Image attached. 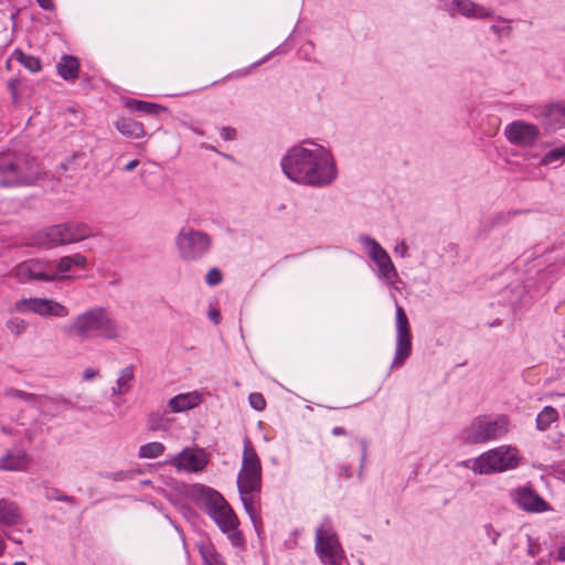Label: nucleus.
Wrapping results in <instances>:
<instances>
[{
	"instance_id": "f257e3e1",
	"label": "nucleus",
	"mask_w": 565,
	"mask_h": 565,
	"mask_svg": "<svg viewBox=\"0 0 565 565\" xmlns=\"http://www.w3.org/2000/svg\"><path fill=\"white\" fill-rule=\"evenodd\" d=\"M305 146L291 148L281 160L284 173L290 180L323 186L331 183L337 175L331 153L320 145L308 141Z\"/></svg>"
},
{
	"instance_id": "f03ea898",
	"label": "nucleus",
	"mask_w": 565,
	"mask_h": 565,
	"mask_svg": "<svg viewBox=\"0 0 565 565\" xmlns=\"http://www.w3.org/2000/svg\"><path fill=\"white\" fill-rule=\"evenodd\" d=\"M62 333L74 342L84 343L97 339L116 340L121 330L108 309L96 306L75 316L62 328Z\"/></svg>"
},
{
	"instance_id": "7ed1b4c3",
	"label": "nucleus",
	"mask_w": 565,
	"mask_h": 565,
	"mask_svg": "<svg viewBox=\"0 0 565 565\" xmlns=\"http://www.w3.org/2000/svg\"><path fill=\"white\" fill-rule=\"evenodd\" d=\"M237 487L245 511L256 523L255 498L262 488V465L259 457L248 438L244 441L243 462L237 476Z\"/></svg>"
},
{
	"instance_id": "20e7f679",
	"label": "nucleus",
	"mask_w": 565,
	"mask_h": 565,
	"mask_svg": "<svg viewBox=\"0 0 565 565\" xmlns=\"http://www.w3.org/2000/svg\"><path fill=\"white\" fill-rule=\"evenodd\" d=\"M205 512L216 522L234 545L243 541L238 519L226 500L211 488H202L200 495Z\"/></svg>"
},
{
	"instance_id": "39448f33",
	"label": "nucleus",
	"mask_w": 565,
	"mask_h": 565,
	"mask_svg": "<svg viewBox=\"0 0 565 565\" xmlns=\"http://www.w3.org/2000/svg\"><path fill=\"white\" fill-rule=\"evenodd\" d=\"M41 174L38 161L24 154L0 156V185L32 184Z\"/></svg>"
},
{
	"instance_id": "423d86ee",
	"label": "nucleus",
	"mask_w": 565,
	"mask_h": 565,
	"mask_svg": "<svg viewBox=\"0 0 565 565\" xmlns=\"http://www.w3.org/2000/svg\"><path fill=\"white\" fill-rule=\"evenodd\" d=\"M174 243L180 259L199 262L210 253L213 238L204 231L185 225L178 232Z\"/></svg>"
},
{
	"instance_id": "0eeeda50",
	"label": "nucleus",
	"mask_w": 565,
	"mask_h": 565,
	"mask_svg": "<svg viewBox=\"0 0 565 565\" xmlns=\"http://www.w3.org/2000/svg\"><path fill=\"white\" fill-rule=\"evenodd\" d=\"M518 465V450L510 446H501L483 452L467 467L476 473L490 475L514 469Z\"/></svg>"
},
{
	"instance_id": "6e6552de",
	"label": "nucleus",
	"mask_w": 565,
	"mask_h": 565,
	"mask_svg": "<svg viewBox=\"0 0 565 565\" xmlns=\"http://www.w3.org/2000/svg\"><path fill=\"white\" fill-rule=\"evenodd\" d=\"M92 235L84 223H65L45 228L35 236V244L45 248L83 241Z\"/></svg>"
},
{
	"instance_id": "1a4fd4ad",
	"label": "nucleus",
	"mask_w": 565,
	"mask_h": 565,
	"mask_svg": "<svg viewBox=\"0 0 565 565\" xmlns=\"http://www.w3.org/2000/svg\"><path fill=\"white\" fill-rule=\"evenodd\" d=\"M509 419L500 415L494 418L477 417L465 429L462 438L469 444H483L490 440L499 439L509 431Z\"/></svg>"
},
{
	"instance_id": "9d476101",
	"label": "nucleus",
	"mask_w": 565,
	"mask_h": 565,
	"mask_svg": "<svg viewBox=\"0 0 565 565\" xmlns=\"http://www.w3.org/2000/svg\"><path fill=\"white\" fill-rule=\"evenodd\" d=\"M315 550L323 565H341L344 557L338 535L329 521L316 530Z\"/></svg>"
},
{
	"instance_id": "9b49d317",
	"label": "nucleus",
	"mask_w": 565,
	"mask_h": 565,
	"mask_svg": "<svg viewBox=\"0 0 565 565\" xmlns=\"http://www.w3.org/2000/svg\"><path fill=\"white\" fill-rule=\"evenodd\" d=\"M396 350L392 367L401 366L412 353L409 321L403 307H396Z\"/></svg>"
},
{
	"instance_id": "f8f14e48",
	"label": "nucleus",
	"mask_w": 565,
	"mask_h": 565,
	"mask_svg": "<svg viewBox=\"0 0 565 565\" xmlns=\"http://www.w3.org/2000/svg\"><path fill=\"white\" fill-rule=\"evenodd\" d=\"M15 309L21 312L31 311L40 316L58 318H64L70 312L62 303L45 298L21 299L15 303Z\"/></svg>"
},
{
	"instance_id": "ddd939ff",
	"label": "nucleus",
	"mask_w": 565,
	"mask_h": 565,
	"mask_svg": "<svg viewBox=\"0 0 565 565\" xmlns=\"http://www.w3.org/2000/svg\"><path fill=\"white\" fill-rule=\"evenodd\" d=\"M512 498L524 511L540 513L548 511L550 504L530 487H519L512 491Z\"/></svg>"
},
{
	"instance_id": "4468645a",
	"label": "nucleus",
	"mask_w": 565,
	"mask_h": 565,
	"mask_svg": "<svg viewBox=\"0 0 565 565\" xmlns=\"http://www.w3.org/2000/svg\"><path fill=\"white\" fill-rule=\"evenodd\" d=\"M504 134L511 143L531 146L539 136V128L524 121H513L507 126Z\"/></svg>"
},
{
	"instance_id": "2eb2a0df",
	"label": "nucleus",
	"mask_w": 565,
	"mask_h": 565,
	"mask_svg": "<svg viewBox=\"0 0 565 565\" xmlns=\"http://www.w3.org/2000/svg\"><path fill=\"white\" fill-rule=\"evenodd\" d=\"M364 243L371 247L370 256L379 266L381 275L387 280H393L397 277V271L392 263L391 257L384 248L373 238H364Z\"/></svg>"
},
{
	"instance_id": "dca6fc26",
	"label": "nucleus",
	"mask_w": 565,
	"mask_h": 565,
	"mask_svg": "<svg viewBox=\"0 0 565 565\" xmlns=\"http://www.w3.org/2000/svg\"><path fill=\"white\" fill-rule=\"evenodd\" d=\"M9 276L15 278L19 282H25L26 280H53L54 276L49 275L43 270L40 263L28 260L17 265L9 273Z\"/></svg>"
},
{
	"instance_id": "f3484780",
	"label": "nucleus",
	"mask_w": 565,
	"mask_h": 565,
	"mask_svg": "<svg viewBox=\"0 0 565 565\" xmlns=\"http://www.w3.org/2000/svg\"><path fill=\"white\" fill-rule=\"evenodd\" d=\"M170 465L178 470L202 471L207 465L205 455L185 448L170 460Z\"/></svg>"
},
{
	"instance_id": "a211bd4d",
	"label": "nucleus",
	"mask_w": 565,
	"mask_h": 565,
	"mask_svg": "<svg viewBox=\"0 0 565 565\" xmlns=\"http://www.w3.org/2000/svg\"><path fill=\"white\" fill-rule=\"evenodd\" d=\"M32 462V457L24 449L8 450L0 458V469L6 471H24Z\"/></svg>"
},
{
	"instance_id": "6ab92c4d",
	"label": "nucleus",
	"mask_w": 565,
	"mask_h": 565,
	"mask_svg": "<svg viewBox=\"0 0 565 565\" xmlns=\"http://www.w3.org/2000/svg\"><path fill=\"white\" fill-rule=\"evenodd\" d=\"M23 522L19 505L8 499L0 500V524L3 526H14Z\"/></svg>"
},
{
	"instance_id": "aec40b11",
	"label": "nucleus",
	"mask_w": 565,
	"mask_h": 565,
	"mask_svg": "<svg viewBox=\"0 0 565 565\" xmlns=\"http://www.w3.org/2000/svg\"><path fill=\"white\" fill-rule=\"evenodd\" d=\"M459 12L468 18L484 19L492 15L489 8L479 6L471 0H454Z\"/></svg>"
},
{
	"instance_id": "412c9836",
	"label": "nucleus",
	"mask_w": 565,
	"mask_h": 565,
	"mask_svg": "<svg viewBox=\"0 0 565 565\" xmlns=\"http://www.w3.org/2000/svg\"><path fill=\"white\" fill-rule=\"evenodd\" d=\"M116 129L125 137L138 139L145 136V128L141 122L132 118H120L115 122Z\"/></svg>"
},
{
	"instance_id": "4be33fe9",
	"label": "nucleus",
	"mask_w": 565,
	"mask_h": 565,
	"mask_svg": "<svg viewBox=\"0 0 565 565\" xmlns=\"http://www.w3.org/2000/svg\"><path fill=\"white\" fill-rule=\"evenodd\" d=\"M79 63L72 55H63L57 64V72L65 81H74L78 76Z\"/></svg>"
},
{
	"instance_id": "5701e85b",
	"label": "nucleus",
	"mask_w": 565,
	"mask_h": 565,
	"mask_svg": "<svg viewBox=\"0 0 565 565\" xmlns=\"http://www.w3.org/2000/svg\"><path fill=\"white\" fill-rule=\"evenodd\" d=\"M200 398L195 394H179L169 401L172 412L180 413L199 405Z\"/></svg>"
},
{
	"instance_id": "b1692460",
	"label": "nucleus",
	"mask_w": 565,
	"mask_h": 565,
	"mask_svg": "<svg viewBox=\"0 0 565 565\" xmlns=\"http://www.w3.org/2000/svg\"><path fill=\"white\" fill-rule=\"evenodd\" d=\"M134 370H135V366L129 365V366L124 367L120 371L119 377L117 380V387L113 388L114 395H116V394L124 395V394H127L131 390L132 382L135 380Z\"/></svg>"
},
{
	"instance_id": "393cba45",
	"label": "nucleus",
	"mask_w": 565,
	"mask_h": 565,
	"mask_svg": "<svg viewBox=\"0 0 565 565\" xmlns=\"http://www.w3.org/2000/svg\"><path fill=\"white\" fill-rule=\"evenodd\" d=\"M126 106L135 111H140L145 114H153L159 115L161 111L166 110V107L143 100L130 99L126 103Z\"/></svg>"
},
{
	"instance_id": "a878e982",
	"label": "nucleus",
	"mask_w": 565,
	"mask_h": 565,
	"mask_svg": "<svg viewBox=\"0 0 565 565\" xmlns=\"http://www.w3.org/2000/svg\"><path fill=\"white\" fill-rule=\"evenodd\" d=\"M558 419L557 411L552 406H545L536 417V428L545 431L552 423Z\"/></svg>"
},
{
	"instance_id": "bb28decb",
	"label": "nucleus",
	"mask_w": 565,
	"mask_h": 565,
	"mask_svg": "<svg viewBox=\"0 0 565 565\" xmlns=\"http://www.w3.org/2000/svg\"><path fill=\"white\" fill-rule=\"evenodd\" d=\"M164 451L163 444L159 441L148 443L139 448V457L147 459H154L160 457Z\"/></svg>"
},
{
	"instance_id": "cd10ccee",
	"label": "nucleus",
	"mask_w": 565,
	"mask_h": 565,
	"mask_svg": "<svg viewBox=\"0 0 565 565\" xmlns=\"http://www.w3.org/2000/svg\"><path fill=\"white\" fill-rule=\"evenodd\" d=\"M203 565H225L223 557L214 550L213 546L201 548Z\"/></svg>"
},
{
	"instance_id": "c85d7f7f",
	"label": "nucleus",
	"mask_w": 565,
	"mask_h": 565,
	"mask_svg": "<svg viewBox=\"0 0 565 565\" xmlns=\"http://www.w3.org/2000/svg\"><path fill=\"white\" fill-rule=\"evenodd\" d=\"M15 53L18 55V61L29 71L35 73L41 70L40 58L33 55L24 54L22 51H17Z\"/></svg>"
},
{
	"instance_id": "c756f323",
	"label": "nucleus",
	"mask_w": 565,
	"mask_h": 565,
	"mask_svg": "<svg viewBox=\"0 0 565 565\" xmlns=\"http://www.w3.org/2000/svg\"><path fill=\"white\" fill-rule=\"evenodd\" d=\"M4 396L7 398H19L24 401L28 404L33 405L36 399V395L32 393H28L18 388L9 387L4 391Z\"/></svg>"
},
{
	"instance_id": "7c9ffc66",
	"label": "nucleus",
	"mask_w": 565,
	"mask_h": 565,
	"mask_svg": "<svg viewBox=\"0 0 565 565\" xmlns=\"http://www.w3.org/2000/svg\"><path fill=\"white\" fill-rule=\"evenodd\" d=\"M556 161H565V145L551 149L542 158L543 164H551Z\"/></svg>"
},
{
	"instance_id": "2f4dec72",
	"label": "nucleus",
	"mask_w": 565,
	"mask_h": 565,
	"mask_svg": "<svg viewBox=\"0 0 565 565\" xmlns=\"http://www.w3.org/2000/svg\"><path fill=\"white\" fill-rule=\"evenodd\" d=\"M7 328L10 330V332L20 334L25 330L26 324L22 319L13 318L7 322Z\"/></svg>"
},
{
	"instance_id": "473e14b6",
	"label": "nucleus",
	"mask_w": 565,
	"mask_h": 565,
	"mask_svg": "<svg viewBox=\"0 0 565 565\" xmlns=\"http://www.w3.org/2000/svg\"><path fill=\"white\" fill-rule=\"evenodd\" d=\"M248 401L249 405L256 411H263L266 407V401L260 393H252Z\"/></svg>"
},
{
	"instance_id": "72a5a7b5",
	"label": "nucleus",
	"mask_w": 565,
	"mask_h": 565,
	"mask_svg": "<svg viewBox=\"0 0 565 565\" xmlns=\"http://www.w3.org/2000/svg\"><path fill=\"white\" fill-rule=\"evenodd\" d=\"M222 278L223 277L220 269L211 268L205 276V281L210 286H216L222 281Z\"/></svg>"
},
{
	"instance_id": "f704fd0d",
	"label": "nucleus",
	"mask_w": 565,
	"mask_h": 565,
	"mask_svg": "<svg viewBox=\"0 0 565 565\" xmlns=\"http://www.w3.org/2000/svg\"><path fill=\"white\" fill-rule=\"evenodd\" d=\"M71 262L72 260H71V258L68 256L62 257L58 260V264H57V271H58V274L64 275L67 271H70L71 268L73 267Z\"/></svg>"
},
{
	"instance_id": "c9c22d12",
	"label": "nucleus",
	"mask_w": 565,
	"mask_h": 565,
	"mask_svg": "<svg viewBox=\"0 0 565 565\" xmlns=\"http://www.w3.org/2000/svg\"><path fill=\"white\" fill-rule=\"evenodd\" d=\"M221 137L226 141L233 140L236 137V130L232 127H223L221 129Z\"/></svg>"
},
{
	"instance_id": "e433bc0d",
	"label": "nucleus",
	"mask_w": 565,
	"mask_h": 565,
	"mask_svg": "<svg viewBox=\"0 0 565 565\" xmlns=\"http://www.w3.org/2000/svg\"><path fill=\"white\" fill-rule=\"evenodd\" d=\"M491 30L499 35H504L510 33L511 28L507 24V21H503V25L493 24Z\"/></svg>"
},
{
	"instance_id": "4c0bfd02",
	"label": "nucleus",
	"mask_w": 565,
	"mask_h": 565,
	"mask_svg": "<svg viewBox=\"0 0 565 565\" xmlns=\"http://www.w3.org/2000/svg\"><path fill=\"white\" fill-rule=\"evenodd\" d=\"M149 429L150 430L166 429V425H161L157 415H151L149 418Z\"/></svg>"
},
{
	"instance_id": "58836bf2",
	"label": "nucleus",
	"mask_w": 565,
	"mask_h": 565,
	"mask_svg": "<svg viewBox=\"0 0 565 565\" xmlns=\"http://www.w3.org/2000/svg\"><path fill=\"white\" fill-rule=\"evenodd\" d=\"M68 257L71 258V260H72L71 263L73 266L84 267L87 263L86 257L81 254H75V255H72Z\"/></svg>"
},
{
	"instance_id": "ea45409f",
	"label": "nucleus",
	"mask_w": 565,
	"mask_h": 565,
	"mask_svg": "<svg viewBox=\"0 0 565 565\" xmlns=\"http://www.w3.org/2000/svg\"><path fill=\"white\" fill-rule=\"evenodd\" d=\"M98 375H99V371L92 369V367H87L83 372V379L85 381H92L93 379L97 377Z\"/></svg>"
},
{
	"instance_id": "a19ab883",
	"label": "nucleus",
	"mask_w": 565,
	"mask_h": 565,
	"mask_svg": "<svg viewBox=\"0 0 565 565\" xmlns=\"http://www.w3.org/2000/svg\"><path fill=\"white\" fill-rule=\"evenodd\" d=\"M53 495L49 497L52 500L64 501V502H74V498L66 494H58L57 490H53Z\"/></svg>"
},
{
	"instance_id": "79ce46f5",
	"label": "nucleus",
	"mask_w": 565,
	"mask_h": 565,
	"mask_svg": "<svg viewBox=\"0 0 565 565\" xmlns=\"http://www.w3.org/2000/svg\"><path fill=\"white\" fill-rule=\"evenodd\" d=\"M36 2L43 10H54V3L52 0H36Z\"/></svg>"
},
{
	"instance_id": "37998d69",
	"label": "nucleus",
	"mask_w": 565,
	"mask_h": 565,
	"mask_svg": "<svg viewBox=\"0 0 565 565\" xmlns=\"http://www.w3.org/2000/svg\"><path fill=\"white\" fill-rule=\"evenodd\" d=\"M407 249H408V247H407L406 243L402 242V243L396 245L394 252L396 254H399L402 257H405L406 254H407Z\"/></svg>"
},
{
	"instance_id": "c03bdc74",
	"label": "nucleus",
	"mask_w": 565,
	"mask_h": 565,
	"mask_svg": "<svg viewBox=\"0 0 565 565\" xmlns=\"http://www.w3.org/2000/svg\"><path fill=\"white\" fill-rule=\"evenodd\" d=\"M209 318L214 322V323H218L220 320H221V313L217 309H211L209 311Z\"/></svg>"
},
{
	"instance_id": "a18cd8bd",
	"label": "nucleus",
	"mask_w": 565,
	"mask_h": 565,
	"mask_svg": "<svg viewBox=\"0 0 565 565\" xmlns=\"http://www.w3.org/2000/svg\"><path fill=\"white\" fill-rule=\"evenodd\" d=\"M138 166H139V160H131V161H129V162L125 166L124 170H125V171H132V170H134V169H136Z\"/></svg>"
},
{
	"instance_id": "49530a36",
	"label": "nucleus",
	"mask_w": 565,
	"mask_h": 565,
	"mask_svg": "<svg viewBox=\"0 0 565 565\" xmlns=\"http://www.w3.org/2000/svg\"><path fill=\"white\" fill-rule=\"evenodd\" d=\"M113 480L115 481H121L126 478V472L124 471H118V472H115L111 475L110 477Z\"/></svg>"
},
{
	"instance_id": "de8ad7c7",
	"label": "nucleus",
	"mask_w": 565,
	"mask_h": 565,
	"mask_svg": "<svg viewBox=\"0 0 565 565\" xmlns=\"http://www.w3.org/2000/svg\"><path fill=\"white\" fill-rule=\"evenodd\" d=\"M332 435L333 436H345L347 435V430L343 427H334L332 429Z\"/></svg>"
},
{
	"instance_id": "09e8293b",
	"label": "nucleus",
	"mask_w": 565,
	"mask_h": 565,
	"mask_svg": "<svg viewBox=\"0 0 565 565\" xmlns=\"http://www.w3.org/2000/svg\"><path fill=\"white\" fill-rule=\"evenodd\" d=\"M557 559L565 562V545L561 546L557 551Z\"/></svg>"
},
{
	"instance_id": "8fccbe9b",
	"label": "nucleus",
	"mask_w": 565,
	"mask_h": 565,
	"mask_svg": "<svg viewBox=\"0 0 565 565\" xmlns=\"http://www.w3.org/2000/svg\"><path fill=\"white\" fill-rule=\"evenodd\" d=\"M246 74H247V70L242 71V72H237V73H235V74H233V75H230L228 77H233V76H236V77H238V76H245Z\"/></svg>"
},
{
	"instance_id": "3c124183",
	"label": "nucleus",
	"mask_w": 565,
	"mask_h": 565,
	"mask_svg": "<svg viewBox=\"0 0 565 565\" xmlns=\"http://www.w3.org/2000/svg\"><path fill=\"white\" fill-rule=\"evenodd\" d=\"M25 436H26V439H28L29 441H32V439H33L32 434L26 433V434H25Z\"/></svg>"
},
{
	"instance_id": "603ef678",
	"label": "nucleus",
	"mask_w": 565,
	"mask_h": 565,
	"mask_svg": "<svg viewBox=\"0 0 565 565\" xmlns=\"http://www.w3.org/2000/svg\"><path fill=\"white\" fill-rule=\"evenodd\" d=\"M267 57H265L264 60L259 61V62H256L253 66H257L259 64H262L264 61H266Z\"/></svg>"
},
{
	"instance_id": "864d4df0",
	"label": "nucleus",
	"mask_w": 565,
	"mask_h": 565,
	"mask_svg": "<svg viewBox=\"0 0 565 565\" xmlns=\"http://www.w3.org/2000/svg\"><path fill=\"white\" fill-rule=\"evenodd\" d=\"M499 534L497 533L495 536L493 537L492 540V543L495 544L497 543V539H498Z\"/></svg>"
},
{
	"instance_id": "5fc2aeb1",
	"label": "nucleus",
	"mask_w": 565,
	"mask_h": 565,
	"mask_svg": "<svg viewBox=\"0 0 565 565\" xmlns=\"http://www.w3.org/2000/svg\"><path fill=\"white\" fill-rule=\"evenodd\" d=\"M13 565H26L24 562H15Z\"/></svg>"
},
{
	"instance_id": "6e6d98bb",
	"label": "nucleus",
	"mask_w": 565,
	"mask_h": 565,
	"mask_svg": "<svg viewBox=\"0 0 565 565\" xmlns=\"http://www.w3.org/2000/svg\"><path fill=\"white\" fill-rule=\"evenodd\" d=\"M9 540L15 542V543H20L19 541L14 540L12 536H8Z\"/></svg>"
},
{
	"instance_id": "4d7b16f0",
	"label": "nucleus",
	"mask_w": 565,
	"mask_h": 565,
	"mask_svg": "<svg viewBox=\"0 0 565 565\" xmlns=\"http://www.w3.org/2000/svg\"><path fill=\"white\" fill-rule=\"evenodd\" d=\"M366 451V448H365V444L363 443V455L365 454Z\"/></svg>"
}]
</instances>
